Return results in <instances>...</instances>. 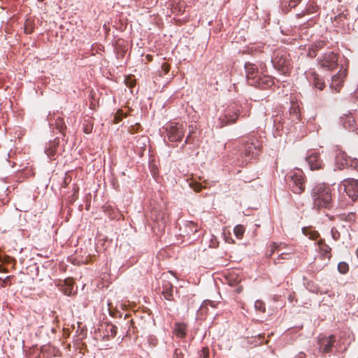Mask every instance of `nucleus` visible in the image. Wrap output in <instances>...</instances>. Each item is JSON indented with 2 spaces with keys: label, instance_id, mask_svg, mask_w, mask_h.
Returning <instances> with one entry per match:
<instances>
[{
  "label": "nucleus",
  "instance_id": "8",
  "mask_svg": "<svg viewBox=\"0 0 358 358\" xmlns=\"http://www.w3.org/2000/svg\"><path fill=\"white\" fill-rule=\"evenodd\" d=\"M344 190L353 201L358 197V180L354 179H346L342 182Z\"/></svg>",
  "mask_w": 358,
  "mask_h": 358
},
{
  "label": "nucleus",
  "instance_id": "32",
  "mask_svg": "<svg viewBox=\"0 0 358 358\" xmlns=\"http://www.w3.org/2000/svg\"><path fill=\"white\" fill-rule=\"evenodd\" d=\"M126 116V114L124 113L122 110H117L114 116V122L116 124L120 122L123 119V117H125Z\"/></svg>",
  "mask_w": 358,
  "mask_h": 358
},
{
  "label": "nucleus",
  "instance_id": "14",
  "mask_svg": "<svg viewBox=\"0 0 358 358\" xmlns=\"http://www.w3.org/2000/svg\"><path fill=\"white\" fill-rule=\"evenodd\" d=\"M348 155L341 148H336L335 150V160L340 169H344L348 164Z\"/></svg>",
  "mask_w": 358,
  "mask_h": 358
},
{
  "label": "nucleus",
  "instance_id": "18",
  "mask_svg": "<svg viewBox=\"0 0 358 358\" xmlns=\"http://www.w3.org/2000/svg\"><path fill=\"white\" fill-rule=\"evenodd\" d=\"M289 120L294 123H297L301 119V112L299 106L297 103L292 102L289 110Z\"/></svg>",
  "mask_w": 358,
  "mask_h": 358
},
{
  "label": "nucleus",
  "instance_id": "24",
  "mask_svg": "<svg viewBox=\"0 0 358 358\" xmlns=\"http://www.w3.org/2000/svg\"><path fill=\"white\" fill-rule=\"evenodd\" d=\"M227 280L230 286H234L241 282V278H238V275L236 273L229 274Z\"/></svg>",
  "mask_w": 358,
  "mask_h": 358
},
{
  "label": "nucleus",
  "instance_id": "28",
  "mask_svg": "<svg viewBox=\"0 0 358 358\" xmlns=\"http://www.w3.org/2000/svg\"><path fill=\"white\" fill-rule=\"evenodd\" d=\"M234 234L236 235V236L238 238L241 239V238H242V237L243 236V234L245 232V229L243 225L239 224L234 227Z\"/></svg>",
  "mask_w": 358,
  "mask_h": 358
},
{
  "label": "nucleus",
  "instance_id": "51",
  "mask_svg": "<svg viewBox=\"0 0 358 358\" xmlns=\"http://www.w3.org/2000/svg\"><path fill=\"white\" fill-rule=\"evenodd\" d=\"M357 256H358V250H357Z\"/></svg>",
  "mask_w": 358,
  "mask_h": 358
},
{
  "label": "nucleus",
  "instance_id": "35",
  "mask_svg": "<svg viewBox=\"0 0 358 358\" xmlns=\"http://www.w3.org/2000/svg\"><path fill=\"white\" fill-rule=\"evenodd\" d=\"M11 278H12L11 276H7L4 279H2L0 278V287H4L7 286L8 285H11V282H10Z\"/></svg>",
  "mask_w": 358,
  "mask_h": 358
},
{
  "label": "nucleus",
  "instance_id": "19",
  "mask_svg": "<svg viewBox=\"0 0 358 358\" xmlns=\"http://www.w3.org/2000/svg\"><path fill=\"white\" fill-rule=\"evenodd\" d=\"M173 334L178 338H185L187 334V324L177 322L174 324Z\"/></svg>",
  "mask_w": 358,
  "mask_h": 358
},
{
  "label": "nucleus",
  "instance_id": "36",
  "mask_svg": "<svg viewBox=\"0 0 358 358\" xmlns=\"http://www.w3.org/2000/svg\"><path fill=\"white\" fill-rule=\"evenodd\" d=\"M331 236L334 241H338L341 237L340 232L337 230V229L336 227H333L331 229Z\"/></svg>",
  "mask_w": 358,
  "mask_h": 358
},
{
  "label": "nucleus",
  "instance_id": "4",
  "mask_svg": "<svg viewBox=\"0 0 358 358\" xmlns=\"http://www.w3.org/2000/svg\"><path fill=\"white\" fill-rule=\"evenodd\" d=\"M273 66L282 74H287L292 69L289 55L285 50H278L272 59Z\"/></svg>",
  "mask_w": 358,
  "mask_h": 358
},
{
  "label": "nucleus",
  "instance_id": "46",
  "mask_svg": "<svg viewBox=\"0 0 358 358\" xmlns=\"http://www.w3.org/2000/svg\"><path fill=\"white\" fill-rule=\"evenodd\" d=\"M282 10H283V12H284V13H287V12L289 11V8H284V7H282Z\"/></svg>",
  "mask_w": 358,
  "mask_h": 358
},
{
  "label": "nucleus",
  "instance_id": "6",
  "mask_svg": "<svg viewBox=\"0 0 358 358\" xmlns=\"http://www.w3.org/2000/svg\"><path fill=\"white\" fill-rule=\"evenodd\" d=\"M168 139L171 142L180 141L185 134V127L183 124L171 123L166 128Z\"/></svg>",
  "mask_w": 358,
  "mask_h": 358
},
{
  "label": "nucleus",
  "instance_id": "26",
  "mask_svg": "<svg viewBox=\"0 0 358 358\" xmlns=\"http://www.w3.org/2000/svg\"><path fill=\"white\" fill-rule=\"evenodd\" d=\"M117 327L112 324H108L106 327V331L108 332V336L114 338L117 334Z\"/></svg>",
  "mask_w": 358,
  "mask_h": 358
},
{
  "label": "nucleus",
  "instance_id": "11",
  "mask_svg": "<svg viewBox=\"0 0 358 358\" xmlns=\"http://www.w3.org/2000/svg\"><path fill=\"white\" fill-rule=\"evenodd\" d=\"M274 84L273 78L269 76H258L256 80H252L251 82V86H255L256 87H260L262 89H266L271 87Z\"/></svg>",
  "mask_w": 358,
  "mask_h": 358
},
{
  "label": "nucleus",
  "instance_id": "42",
  "mask_svg": "<svg viewBox=\"0 0 358 358\" xmlns=\"http://www.w3.org/2000/svg\"><path fill=\"white\" fill-rule=\"evenodd\" d=\"M301 0H290L289 3V6L292 8L296 7Z\"/></svg>",
  "mask_w": 358,
  "mask_h": 358
},
{
  "label": "nucleus",
  "instance_id": "15",
  "mask_svg": "<svg viewBox=\"0 0 358 358\" xmlns=\"http://www.w3.org/2000/svg\"><path fill=\"white\" fill-rule=\"evenodd\" d=\"M347 73L346 69L341 70L336 75L332 77L331 86L335 87L336 92H339Z\"/></svg>",
  "mask_w": 358,
  "mask_h": 358
},
{
  "label": "nucleus",
  "instance_id": "23",
  "mask_svg": "<svg viewBox=\"0 0 358 358\" xmlns=\"http://www.w3.org/2000/svg\"><path fill=\"white\" fill-rule=\"evenodd\" d=\"M325 45V43L324 41H317L314 43L313 47L310 49L308 54L311 57H315L316 55L315 54V52L318 50L319 49L322 48Z\"/></svg>",
  "mask_w": 358,
  "mask_h": 358
},
{
  "label": "nucleus",
  "instance_id": "50",
  "mask_svg": "<svg viewBox=\"0 0 358 358\" xmlns=\"http://www.w3.org/2000/svg\"><path fill=\"white\" fill-rule=\"evenodd\" d=\"M38 1H41V2H42V1H43L44 0H38Z\"/></svg>",
  "mask_w": 358,
  "mask_h": 358
},
{
  "label": "nucleus",
  "instance_id": "45",
  "mask_svg": "<svg viewBox=\"0 0 358 358\" xmlns=\"http://www.w3.org/2000/svg\"><path fill=\"white\" fill-rule=\"evenodd\" d=\"M90 131H91V129H90L89 128H87V127L84 128V132L85 134H89V133H90Z\"/></svg>",
  "mask_w": 358,
  "mask_h": 358
},
{
  "label": "nucleus",
  "instance_id": "38",
  "mask_svg": "<svg viewBox=\"0 0 358 358\" xmlns=\"http://www.w3.org/2000/svg\"><path fill=\"white\" fill-rule=\"evenodd\" d=\"M190 186L196 192H199L203 188L201 184L199 182H192Z\"/></svg>",
  "mask_w": 358,
  "mask_h": 358
},
{
  "label": "nucleus",
  "instance_id": "44",
  "mask_svg": "<svg viewBox=\"0 0 358 358\" xmlns=\"http://www.w3.org/2000/svg\"><path fill=\"white\" fill-rule=\"evenodd\" d=\"M277 248L276 244L274 243L271 245V254L274 252L275 250Z\"/></svg>",
  "mask_w": 358,
  "mask_h": 358
},
{
  "label": "nucleus",
  "instance_id": "5",
  "mask_svg": "<svg viewBox=\"0 0 358 358\" xmlns=\"http://www.w3.org/2000/svg\"><path fill=\"white\" fill-rule=\"evenodd\" d=\"M340 124L349 131L358 134V113L348 111L339 117Z\"/></svg>",
  "mask_w": 358,
  "mask_h": 358
},
{
  "label": "nucleus",
  "instance_id": "37",
  "mask_svg": "<svg viewBox=\"0 0 358 358\" xmlns=\"http://www.w3.org/2000/svg\"><path fill=\"white\" fill-rule=\"evenodd\" d=\"M290 255L288 254V253H282L281 255H280L278 256V257L277 258V259L275 261V264H279L280 263V260L282 259H290Z\"/></svg>",
  "mask_w": 358,
  "mask_h": 358
},
{
  "label": "nucleus",
  "instance_id": "20",
  "mask_svg": "<svg viewBox=\"0 0 358 358\" xmlns=\"http://www.w3.org/2000/svg\"><path fill=\"white\" fill-rule=\"evenodd\" d=\"M34 29L35 20L31 18L27 19L24 24V33L27 34H31L34 31Z\"/></svg>",
  "mask_w": 358,
  "mask_h": 358
},
{
  "label": "nucleus",
  "instance_id": "49",
  "mask_svg": "<svg viewBox=\"0 0 358 358\" xmlns=\"http://www.w3.org/2000/svg\"><path fill=\"white\" fill-rule=\"evenodd\" d=\"M2 269H3V267H2V266H1V265H0V272H1V271H2Z\"/></svg>",
  "mask_w": 358,
  "mask_h": 358
},
{
  "label": "nucleus",
  "instance_id": "29",
  "mask_svg": "<svg viewBox=\"0 0 358 358\" xmlns=\"http://www.w3.org/2000/svg\"><path fill=\"white\" fill-rule=\"evenodd\" d=\"M124 83L127 87L132 88L136 85V79L133 75H129L126 77Z\"/></svg>",
  "mask_w": 358,
  "mask_h": 358
},
{
  "label": "nucleus",
  "instance_id": "12",
  "mask_svg": "<svg viewBox=\"0 0 358 358\" xmlns=\"http://www.w3.org/2000/svg\"><path fill=\"white\" fill-rule=\"evenodd\" d=\"M306 161L313 171L322 169L324 166V164L320 159V154L317 152L311 153L306 157Z\"/></svg>",
  "mask_w": 358,
  "mask_h": 358
},
{
  "label": "nucleus",
  "instance_id": "7",
  "mask_svg": "<svg viewBox=\"0 0 358 358\" xmlns=\"http://www.w3.org/2000/svg\"><path fill=\"white\" fill-rule=\"evenodd\" d=\"M319 64L322 68L331 71L338 66V55L333 52L325 53L319 60Z\"/></svg>",
  "mask_w": 358,
  "mask_h": 358
},
{
  "label": "nucleus",
  "instance_id": "43",
  "mask_svg": "<svg viewBox=\"0 0 358 358\" xmlns=\"http://www.w3.org/2000/svg\"><path fill=\"white\" fill-rule=\"evenodd\" d=\"M202 356L203 358H208L209 357V352L208 348H203L201 350Z\"/></svg>",
  "mask_w": 358,
  "mask_h": 358
},
{
  "label": "nucleus",
  "instance_id": "31",
  "mask_svg": "<svg viewBox=\"0 0 358 358\" xmlns=\"http://www.w3.org/2000/svg\"><path fill=\"white\" fill-rule=\"evenodd\" d=\"M50 148L47 149L45 152L50 157H53L57 151V146L55 143H50Z\"/></svg>",
  "mask_w": 358,
  "mask_h": 358
},
{
  "label": "nucleus",
  "instance_id": "1",
  "mask_svg": "<svg viewBox=\"0 0 358 358\" xmlns=\"http://www.w3.org/2000/svg\"><path fill=\"white\" fill-rule=\"evenodd\" d=\"M313 208L316 210L330 209L333 206L331 189L324 183L316 185L310 191Z\"/></svg>",
  "mask_w": 358,
  "mask_h": 358
},
{
  "label": "nucleus",
  "instance_id": "3",
  "mask_svg": "<svg viewBox=\"0 0 358 358\" xmlns=\"http://www.w3.org/2000/svg\"><path fill=\"white\" fill-rule=\"evenodd\" d=\"M287 177L289 187L294 194H301L305 191L306 178L301 170L291 171Z\"/></svg>",
  "mask_w": 358,
  "mask_h": 358
},
{
  "label": "nucleus",
  "instance_id": "21",
  "mask_svg": "<svg viewBox=\"0 0 358 358\" xmlns=\"http://www.w3.org/2000/svg\"><path fill=\"white\" fill-rule=\"evenodd\" d=\"M317 6L314 1L309 2L307 5V7L305 10V11L302 12L301 13L298 14L299 17H301L304 16L306 14H312L315 13L317 10Z\"/></svg>",
  "mask_w": 358,
  "mask_h": 358
},
{
  "label": "nucleus",
  "instance_id": "2",
  "mask_svg": "<svg viewBox=\"0 0 358 358\" xmlns=\"http://www.w3.org/2000/svg\"><path fill=\"white\" fill-rule=\"evenodd\" d=\"M262 149V144L257 139L252 138L246 141L241 150L243 162L247 163L256 158L261 153Z\"/></svg>",
  "mask_w": 358,
  "mask_h": 358
},
{
  "label": "nucleus",
  "instance_id": "48",
  "mask_svg": "<svg viewBox=\"0 0 358 358\" xmlns=\"http://www.w3.org/2000/svg\"><path fill=\"white\" fill-rule=\"evenodd\" d=\"M241 291H242V287H238L236 289L237 293H240Z\"/></svg>",
  "mask_w": 358,
  "mask_h": 358
},
{
  "label": "nucleus",
  "instance_id": "27",
  "mask_svg": "<svg viewBox=\"0 0 358 358\" xmlns=\"http://www.w3.org/2000/svg\"><path fill=\"white\" fill-rule=\"evenodd\" d=\"M303 233L306 234V236L312 240H316L320 236L319 233L315 230L304 229Z\"/></svg>",
  "mask_w": 358,
  "mask_h": 358
},
{
  "label": "nucleus",
  "instance_id": "40",
  "mask_svg": "<svg viewBox=\"0 0 358 358\" xmlns=\"http://www.w3.org/2000/svg\"><path fill=\"white\" fill-rule=\"evenodd\" d=\"M187 227L189 228L191 232L192 233H196L198 231V229H197V226L195 223H194L193 222H189L188 224H187Z\"/></svg>",
  "mask_w": 358,
  "mask_h": 358
},
{
  "label": "nucleus",
  "instance_id": "41",
  "mask_svg": "<svg viewBox=\"0 0 358 358\" xmlns=\"http://www.w3.org/2000/svg\"><path fill=\"white\" fill-rule=\"evenodd\" d=\"M162 69L164 72L165 74L168 73L170 71V65L167 63H163L162 65Z\"/></svg>",
  "mask_w": 358,
  "mask_h": 358
},
{
  "label": "nucleus",
  "instance_id": "33",
  "mask_svg": "<svg viewBox=\"0 0 358 358\" xmlns=\"http://www.w3.org/2000/svg\"><path fill=\"white\" fill-rule=\"evenodd\" d=\"M255 308L256 310L264 313L266 311L265 304L263 301L257 300L255 303Z\"/></svg>",
  "mask_w": 358,
  "mask_h": 358
},
{
  "label": "nucleus",
  "instance_id": "9",
  "mask_svg": "<svg viewBox=\"0 0 358 358\" xmlns=\"http://www.w3.org/2000/svg\"><path fill=\"white\" fill-rule=\"evenodd\" d=\"M336 341L334 335H330L329 336H321L318 340V345L320 350L323 353L330 352L332 350L334 344Z\"/></svg>",
  "mask_w": 358,
  "mask_h": 358
},
{
  "label": "nucleus",
  "instance_id": "34",
  "mask_svg": "<svg viewBox=\"0 0 358 358\" xmlns=\"http://www.w3.org/2000/svg\"><path fill=\"white\" fill-rule=\"evenodd\" d=\"M347 166L357 168L358 166V159L348 157V164H346L345 167Z\"/></svg>",
  "mask_w": 358,
  "mask_h": 358
},
{
  "label": "nucleus",
  "instance_id": "10",
  "mask_svg": "<svg viewBox=\"0 0 358 358\" xmlns=\"http://www.w3.org/2000/svg\"><path fill=\"white\" fill-rule=\"evenodd\" d=\"M239 110L233 107H229L226 110L224 115L220 117L222 126H226L230 124L235 123L239 115Z\"/></svg>",
  "mask_w": 358,
  "mask_h": 358
},
{
  "label": "nucleus",
  "instance_id": "25",
  "mask_svg": "<svg viewBox=\"0 0 358 358\" xmlns=\"http://www.w3.org/2000/svg\"><path fill=\"white\" fill-rule=\"evenodd\" d=\"M171 10L173 13H182L185 8L181 2L175 1L171 4Z\"/></svg>",
  "mask_w": 358,
  "mask_h": 358
},
{
  "label": "nucleus",
  "instance_id": "16",
  "mask_svg": "<svg viewBox=\"0 0 358 358\" xmlns=\"http://www.w3.org/2000/svg\"><path fill=\"white\" fill-rule=\"evenodd\" d=\"M162 294L168 301L173 300V285L171 282L168 280H163Z\"/></svg>",
  "mask_w": 358,
  "mask_h": 358
},
{
  "label": "nucleus",
  "instance_id": "17",
  "mask_svg": "<svg viewBox=\"0 0 358 358\" xmlns=\"http://www.w3.org/2000/svg\"><path fill=\"white\" fill-rule=\"evenodd\" d=\"M319 252L324 259H330L331 257V248L325 243L324 239H320L317 242Z\"/></svg>",
  "mask_w": 358,
  "mask_h": 358
},
{
  "label": "nucleus",
  "instance_id": "13",
  "mask_svg": "<svg viewBox=\"0 0 358 358\" xmlns=\"http://www.w3.org/2000/svg\"><path fill=\"white\" fill-rule=\"evenodd\" d=\"M245 69L248 83L251 85V82L252 80H256L258 76H260L259 72L257 66L250 62H246L245 64Z\"/></svg>",
  "mask_w": 358,
  "mask_h": 358
},
{
  "label": "nucleus",
  "instance_id": "39",
  "mask_svg": "<svg viewBox=\"0 0 358 358\" xmlns=\"http://www.w3.org/2000/svg\"><path fill=\"white\" fill-rule=\"evenodd\" d=\"M196 128L195 125H190L189 127V135L187 136L185 140V143H188L189 142V138L192 134H194L196 131Z\"/></svg>",
  "mask_w": 358,
  "mask_h": 358
},
{
  "label": "nucleus",
  "instance_id": "47",
  "mask_svg": "<svg viewBox=\"0 0 358 358\" xmlns=\"http://www.w3.org/2000/svg\"><path fill=\"white\" fill-rule=\"evenodd\" d=\"M146 57H147V59H148V61H152V56H151V55H148L146 56Z\"/></svg>",
  "mask_w": 358,
  "mask_h": 358
},
{
  "label": "nucleus",
  "instance_id": "22",
  "mask_svg": "<svg viewBox=\"0 0 358 358\" xmlns=\"http://www.w3.org/2000/svg\"><path fill=\"white\" fill-rule=\"evenodd\" d=\"M313 77L315 87L319 89L320 90H322L325 87V83L323 80L320 78L316 73H313Z\"/></svg>",
  "mask_w": 358,
  "mask_h": 358
},
{
  "label": "nucleus",
  "instance_id": "30",
  "mask_svg": "<svg viewBox=\"0 0 358 358\" xmlns=\"http://www.w3.org/2000/svg\"><path fill=\"white\" fill-rule=\"evenodd\" d=\"M338 270L342 274H345L348 272L349 266L345 262H341L338 264Z\"/></svg>",
  "mask_w": 358,
  "mask_h": 358
}]
</instances>
